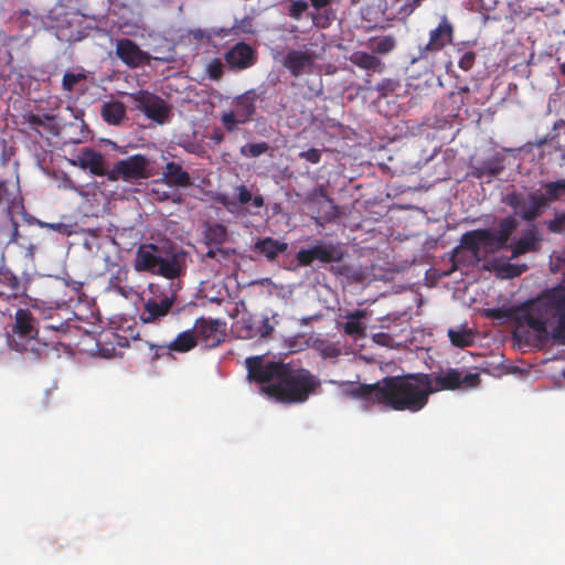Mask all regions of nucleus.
<instances>
[{"instance_id": "4c0bfd02", "label": "nucleus", "mask_w": 565, "mask_h": 565, "mask_svg": "<svg viewBox=\"0 0 565 565\" xmlns=\"http://www.w3.org/2000/svg\"><path fill=\"white\" fill-rule=\"evenodd\" d=\"M315 349L319 351L323 359H333L339 356L341 353L340 349L335 344L328 343L323 340H316Z\"/></svg>"}, {"instance_id": "412c9836", "label": "nucleus", "mask_w": 565, "mask_h": 565, "mask_svg": "<svg viewBox=\"0 0 565 565\" xmlns=\"http://www.w3.org/2000/svg\"><path fill=\"white\" fill-rule=\"evenodd\" d=\"M288 244L273 237L258 238L254 245L253 250L264 256L268 262H274L278 256L285 253Z\"/></svg>"}, {"instance_id": "e433bc0d", "label": "nucleus", "mask_w": 565, "mask_h": 565, "mask_svg": "<svg viewBox=\"0 0 565 565\" xmlns=\"http://www.w3.org/2000/svg\"><path fill=\"white\" fill-rule=\"evenodd\" d=\"M456 57L458 61V66L462 71H469L475 64L476 53L472 50L457 49Z\"/></svg>"}, {"instance_id": "ea45409f", "label": "nucleus", "mask_w": 565, "mask_h": 565, "mask_svg": "<svg viewBox=\"0 0 565 565\" xmlns=\"http://www.w3.org/2000/svg\"><path fill=\"white\" fill-rule=\"evenodd\" d=\"M274 331L273 326L269 323L268 318H264L259 321V326L254 331L252 327H248V337L259 335L262 338L268 337Z\"/></svg>"}, {"instance_id": "ddd939ff", "label": "nucleus", "mask_w": 565, "mask_h": 565, "mask_svg": "<svg viewBox=\"0 0 565 565\" xmlns=\"http://www.w3.org/2000/svg\"><path fill=\"white\" fill-rule=\"evenodd\" d=\"M136 107L145 113V115L158 124H163L169 115V109L162 98L142 93L136 98Z\"/></svg>"}, {"instance_id": "09e8293b", "label": "nucleus", "mask_w": 565, "mask_h": 565, "mask_svg": "<svg viewBox=\"0 0 565 565\" xmlns=\"http://www.w3.org/2000/svg\"><path fill=\"white\" fill-rule=\"evenodd\" d=\"M545 188V198L547 200V204L554 200H558L562 196V192L559 189H555L554 192H551L550 182L544 185Z\"/></svg>"}, {"instance_id": "473e14b6", "label": "nucleus", "mask_w": 565, "mask_h": 565, "mask_svg": "<svg viewBox=\"0 0 565 565\" xmlns=\"http://www.w3.org/2000/svg\"><path fill=\"white\" fill-rule=\"evenodd\" d=\"M18 188L10 183L9 180L0 179V206L10 207L17 199Z\"/></svg>"}, {"instance_id": "6e6552de", "label": "nucleus", "mask_w": 565, "mask_h": 565, "mask_svg": "<svg viewBox=\"0 0 565 565\" xmlns=\"http://www.w3.org/2000/svg\"><path fill=\"white\" fill-rule=\"evenodd\" d=\"M345 250L340 243L317 241L308 248H300L296 254L298 265L309 267L315 260L322 264H333L343 260Z\"/></svg>"}, {"instance_id": "c756f323", "label": "nucleus", "mask_w": 565, "mask_h": 565, "mask_svg": "<svg viewBox=\"0 0 565 565\" xmlns=\"http://www.w3.org/2000/svg\"><path fill=\"white\" fill-rule=\"evenodd\" d=\"M0 281L10 289L11 295L14 297L24 295L25 292V287L21 282L20 278L9 269L0 271Z\"/></svg>"}, {"instance_id": "f257e3e1", "label": "nucleus", "mask_w": 565, "mask_h": 565, "mask_svg": "<svg viewBox=\"0 0 565 565\" xmlns=\"http://www.w3.org/2000/svg\"><path fill=\"white\" fill-rule=\"evenodd\" d=\"M245 365L249 381L266 384L263 392L285 404L305 403L321 384L309 370L295 369L281 361H267L264 355L247 358Z\"/></svg>"}, {"instance_id": "8fccbe9b", "label": "nucleus", "mask_w": 565, "mask_h": 565, "mask_svg": "<svg viewBox=\"0 0 565 565\" xmlns=\"http://www.w3.org/2000/svg\"><path fill=\"white\" fill-rule=\"evenodd\" d=\"M46 329L49 330H54V331H61V332H65L67 329H68V322L67 320L65 321H52L50 323H47L45 326Z\"/></svg>"}, {"instance_id": "49530a36", "label": "nucleus", "mask_w": 565, "mask_h": 565, "mask_svg": "<svg viewBox=\"0 0 565 565\" xmlns=\"http://www.w3.org/2000/svg\"><path fill=\"white\" fill-rule=\"evenodd\" d=\"M231 253L228 250H225L223 248H211L205 253L206 258H214L218 263H222L223 259H227L230 257Z\"/></svg>"}, {"instance_id": "69168bd1", "label": "nucleus", "mask_w": 565, "mask_h": 565, "mask_svg": "<svg viewBox=\"0 0 565 565\" xmlns=\"http://www.w3.org/2000/svg\"><path fill=\"white\" fill-rule=\"evenodd\" d=\"M450 66H451V63H449V65H446L447 71H449Z\"/></svg>"}, {"instance_id": "603ef678", "label": "nucleus", "mask_w": 565, "mask_h": 565, "mask_svg": "<svg viewBox=\"0 0 565 565\" xmlns=\"http://www.w3.org/2000/svg\"><path fill=\"white\" fill-rule=\"evenodd\" d=\"M550 188H551V192H554L555 189H559L562 194H565V179L550 182Z\"/></svg>"}, {"instance_id": "13d9d810", "label": "nucleus", "mask_w": 565, "mask_h": 565, "mask_svg": "<svg viewBox=\"0 0 565 565\" xmlns=\"http://www.w3.org/2000/svg\"><path fill=\"white\" fill-rule=\"evenodd\" d=\"M212 139L215 142L221 143L224 140V135L222 132H214Z\"/></svg>"}, {"instance_id": "bf43d9fd", "label": "nucleus", "mask_w": 565, "mask_h": 565, "mask_svg": "<svg viewBox=\"0 0 565 565\" xmlns=\"http://www.w3.org/2000/svg\"><path fill=\"white\" fill-rule=\"evenodd\" d=\"M207 74H209V77L214 81H218L223 75V73H207Z\"/></svg>"}, {"instance_id": "4468645a", "label": "nucleus", "mask_w": 565, "mask_h": 565, "mask_svg": "<svg viewBox=\"0 0 565 565\" xmlns=\"http://www.w3.org/2000/svg\"><path fill=\"white\" fill-rule=\"evenodd\" d=\"M117 56L129 67L136 68L148 64L150 56L129 39L117 40Z\"/></svg>"}, {"instance_id": "e2e57ef3", "label": "nucleus", "mask_w": 565, "mask_h": 565, "mask_svg": "<svg viewBox=\"0 0 565 565\" xmlns=\"http://www.w3.org/2000/svg\"><path fill=\"white\" fill-rule=\"evenodd\" d=\"M154 288H158V286H154L153 284H150L149 285V289L151 290V292L154 294Z\"/></svg>"}, {"instance_id": "7c9ffc66", "label": "nucleus", "mask_w": 565, "mask_h": 565, "mask_svg": "<svg viewBox=\"0 0 565 565\" xmlns=\"http://www.w3.org/2000/svg\"><path fill=\"white\" fill-rule=\"evenodd\" d=\"M205 239L209 245H221L227 241V230L220 223H214L205 230Z\"/></svg>"}, {"instance_id": "c03bdc74", "label": "nucleus", "mask_w": 565, "mask_h": 565, "mask_svg": "<svg viewBox=\"0 0 565 565\" xmlns=\"http://www.w3.org/2000/svg\"><path fill=\"white\" fill-rule=\"evenodd\" d=\"M426 0H408L406 1L399 9H398V14L403 18V19H406L408 18L412 13H414V11L416 9H418L423 2H425Z\"/></svg>"}, {"instance_id": "c85d7f7f", "label": "nucleus", "mask_w": 565, "mask_h": 565, "mask_svg": "<svg viewBox=\"0 0 565 565\" xmlns=\"http://www.w3.org/2000/svg\"><path fill=\"white\" fill-rule=\"evenodd\" d=\"M365 317L364 311L362 310H355L353 312H350L347 318L348 321L343 324V331L348 335H363L364 334V327L361 323V319Z\"/></svg>"}, {"instance_id": "20e7f679", "label": "nucleus", "mask_w": 565, "mask_h": 565, "mask_svg": "<svg viewBox=\"0 0 565 565\" xmlns=\"http://www.w3.org/2000/svg\"><path fill=\"white\" fill-rule=\"evenodd\" d=\"M186 259L188 253L170 242L143 243L136 250L134 268L139 273L174 280L185 274Z\"/></svg>"}, {"instance_id": "1a4fd4ad", "label": "nucleus", "mask_w": 565, "mask_h": 565, "mask_svg": "<svg viewBox=\"0 0 565 565\" xmlns=\"http://www.w3.org/2000/svg\"><path fill=\"white\" fill-rule=\"evenodd\" d=\"M149 159L140 153L128 157L117 161L111 169H109L108 180L111 182L122 180L126 182H135L140 179L149 178L147 170Z\"/></svg>"}, {"instance_id": "393cba45", "label": "nucleus", "mask_w": 565, "mask_h": 565, "mask_svg": "<svg viewBox=\"0 0 565 565\" xmlns=\"http://www.w3.org/2000/svg\"><path fill=\"white\" fill-rule=\"evenodd\" d=\"M504 170L503 158L495 154L472 167V175L476 178L498 177Z\"/></svg>"}, {"instance_id": "0e129e2a", "label": "nucleus", "mask_w": 565, "mask_h": 565, "mask_svg": "<svg viewBox=\"0 0 565 565\" xmlns=\"http://www.w3.org/2000/svg\"><path fill=\"white\" fill-rule=\"evenodd\" d=\"M561 71H565V64L562 65Z\"/></svg>"}, {"instance_id": "3c124183", "label": "nucleus", "mask_w": 565, "mask_h": 565, "mask_svg": "<svg viewBox=\"0 0 565 565\" xmlns=\"http://www.w3.org/2000/svg\"><path fill=\"white\" fill-rule=\"evenodd\" d=\"M335 276H348L349 267L348 266H331L329 269Z\"/></svg>"}, {"instance_id": "2eb2a0df", "label": "nucleus", "mask_w": 565, "mask_h": 565, "mask_svg": "<svg viewBox=\"0 0 565 565\" xmlns=\"http://www.w3.org/2000/svg\"><path fill=\"white\" fill-rule=\"evenodd\" d=\"M455 28L447 15H443L438 25L430 30L426 51H440L454 40Z\"/></svg>"}, {"instance_id": "f3484780", "label": "nucleus", "mask_w": 565, "mask_h": 565, "mask_svg": "<svg viewBox=\"0 0 565 565\" xmlns=\"http://www.w3.org/2000/svg\"><path fill=\"white\" fill-rule=\"evenodd\" d=\"M225 60L232 68H248L255 62V51L249 44L239 42L225 54Z\"/></svg>"}, {"instance_id": "6e6d98bb", "label": "nucleus", "mask_w": 565, "mask_h": 565, "mask_svg": "<svg viewBox=\"0 0 565 565\" xmlns=\"http://www.w3.org/2000/svg\"><path fill=\"white\" fill-rule=\"evenodd\" d=\"M11 222H12V237H11V241L12 242H15L18 236H19V224L13 220L11 218Z\"/></svg>"}, {"instance_id": "052dcab7", "label": "nucleus", "mask_w": 565, "mask_h": 565, "mask_svg": "<svg viewBox=\"0 0 565 565\" xmlns=\"http://www.w3.org/2000/svg\"><path fill=\"white\" fill-rule=\"evenodd\" d=\"M49 315L45 316V318L50 319V320H53L54 319V315L57 313V309H53V308H49Z\"/></svg>"}, {"instance_id": "9b49d317", "label": "nucleus", "mask_w": 565, "mask_h": 565, "mask_svg": "<svg viewBox=\"0 0 565 565\" xmlns=\"http://www.w3.org/2000/svg\"><path fill=\"white\" fill-rule=\"evenodd\" d=\"M177 301V289H171L169 294L161 292L143 301V309L140 313V320L145 323H154L167 317Z\"/></svg>"}, {"instance_id": "c9c22d12", "label": "nucleus", "mask_w": 565, "mask_h": 565, "mask_svg": "<svg viewBox=\"0 0 565 565\" xmlns=\"http://www.w3.org/2000/svg\"><path fill=\"white\" fill-rule=\"evenodd\" d=\"M527 270L525 264L504 263L498 267V273L502 278H514L521 276Z\"/></svg>"}, {"instance_id": "4d7b16f0", "label": "nucleus", "mask_w": 565, "mask_h": 565, "mask_svg": "<svg viewBox=\"0 0 565 565\" xmlns=\"http://www.w3.org/2000/svg\"><path fill=\"white\" fill-rule=\"evenodd\" d=\"M221 66H222L221 62L215 61L214 63H212V64H210V65L207 66V70H206V71H210V72H213V71H222V70H221Z\"/></svg>"}, {"instance_id": "dca6fc26", "label": "nucleus", "mask_w": 565, "mask_h": 565, "mask_svg": "<svg viewBox=\"0 0 565 565\" xmlns=\"http://www.w3.org/2000/svg\"><path fill=\"white\" fill-rule=\"evenodd\" d=\"M518 226L519 223L514 216L501 218L498 224V232L493 233L490 230V238L488 239L489 250L498 252L509 247L508 242Z\"/></svg>"}, {"instance_id": "bb28decb", "label": "nucleus", "mask_w": 565, "mask_h": 565, "mask_svg": "<svg viewBox=\"0 0 565 565\" xmlns=\"http://www.w3.org/2000/svg\"><path fill=\"white\" fill-rule=\"evenodd\" d=\"M198 344V339L194 330H185L177 335V338L171 341L167 349L170 351L185 353L194 349Z\"/></svg>"}, {"instance_id": "4be33fe9", "label": "nucleus", "mask_w": 565, "mask_h": 565, "mask_svg": "<svg viewBox=\"0 0 565 565\" xmlns=\"http://www.w3.org/2000/svg\"><path fill=\"white\" fill-rule=\"evenodd\" d=\"M490 238V230L479 228L468 231L462 234L460 244L461 246L471 252L475 256L480 253V245H483L486 249H489L488 239Z\"/></svg>"}, {"instance_id": "a19ab883", "label": "nucleus", "mask_w": 565, "mask_h": 565, "mask_svg": "<svg viewBox=\"0 0 565 565\" xmlns=\"http://www.w3.org/2000/svg\"><path fill=\"white\" fill-rule=\"evenodd\" d=\"M85 79H86L85 73H64L62 85L65 90L71 92L75 84H77L82 81H85Z\"/></svg>"}, {"instance_id": "5701e85b", "label": "nucleus", "mask_w": 565, "mask_h": 565, "mask_svg": "<svg viewBox=\"0 0 565 565\" xmlns=\"http://www.w3.org/2000/svg\"><path fill=\"white\" fill-rule=\"evenodd\" d=\"M162 175L164 183L169 186L186 188L191 185L190 174L184 171L178 162H168L163 169Z\"/></svg>"}, {"instance_id": "6ab92c4d", "label": "nucleus", "mask_w": 565, "mask_h": 565, "mask_svg": "<svg viewBox=\"0 0 565 565\" xmlns=\"http://www.w3.org/2000/svg\"><path fill=\"white\" fill-rule=\"evenodd\" d=\"M317 55L308 47L303 46L298 50H290L284 56V66L289 71H302L313 66Z\"/></svg>"}, {"instance_id": "0eeeda50", "label": "nucleus", "mask_w": 565, "mask_h": 565, "mask_svg": "<svg viewBox=\"0 0 565 565\" xmlns=\"http://www.w3.org/2000/svg\"><path fill=\"white\" fill-rule=\"evenodd\" d=\"M259 95L255 89H249L234 98L233 108L223 111L221 122L227 132H233L239 125H244L253 120L256 114V102Z\"/></svg>"}, {"instance_id": "72a5a7b5", "label": "nucleus", "mask_w": 565, "mask_h": 565, "mask_svg": "<svg viewBox=\"0 0 565 565\" xmlns=\"http://www.w3.org/2000/svg\"><path fill=\"white\" fill-rule=\"evenodd\" d=\"M24 122L29 124L30 128L43 136L42 129H46V121L53 120V116L50 115H36L33 113H28L23 116Z\"/></svg>"}, {"instance_id": "f704fd0d", "label": "nucleus", "mask_w": 565, "mask_h": 565, "mask_svg": "<svg viewBox=\"0 0 565 565\" xmlns=\"http://www.w3.org/2000/svg\"><path fill=\"white\" fill-rule=\"evenodd\" d=\"M269 150V145L265 141L256 143H246L241 147L239 152L246 158H257Z\"/></svg>"}, {"instance_id": "2f4dec72", "label": "nucleus", "mask_w": 565, "mask_h": 565, "mask_svg": "<svg viewBox=\"0 0 565 565\" xmlns=\"http://www.w3.org/2000/svg\"><path fill=\"white\" fill-rule=\"evenodd\" d=\"M448 337L452 345L466 348L473 344V333L469 329L448 330Z\"/></svg>"}, {"instance_id": "de8ad7c7", "label": "nucleus", "mask_w": 565, "mask_h": 565, "mask_svg": "<svg viewBox=\"0 0 565 565\" xmlns=\"http://www.w3.org/2000/svg\"><path fill=\"white\" fill-rule=\"evenodd\" d=\"M236 192H237V201L238 203L241 204H246L248 202H250L252 200V192L248 190V188L244 184H241L238 186H236Z\"/></svg>"}, {"instance_id": "7ed1b4c3", "label": "nucleus", "mask_w": 565, "mask_h": 565, "mask_svg": "<svg viewBox=\"0 0 565 565\" xmlns=\"http://www.w3.org/2000/svg\"><path fill=\"white\" fill-rule=\"evenodd\" d=\"M518 315L540 338L550 335L555 343L565 344V285L543 290L521 305Z\"/></svg>"}, {"instance_id": "a18cd8bd", "label": "nucleus", "mask_w": 565, "mask_h": 565, "mask_svg": "<svg viewBox=\"0 0 565 565\" xmlns=\"http://www.w3.org/2000/svg\"><path fill=\"white\" fill-rule=\"evenodd\" d=\"M299 157L310 163L316 164L319 163L321 160V151L316 148H310L306 151L299 152Z\"/></svg>"}, {"instance_id": "864d4df0", "label": "nucleus", "mask_w": 565, "mask_h": 565, "mask_svg": "<svg viewBox=\"0 0 565 565\" xmlns=\"http://www.w3.org/2000/svg\"><path fill=\"white\" fill-rule=\"evenodd\" d=\"M250 201H252L253 206L257 207V209L263 207L265 204L264 198L262 195H255V196L252 195Z\"/></svg>"}, {"instance_id": "423d86ee", "label": "nucleus", "mask_w": 565, "mask_h": 565, "mask_svg": "<svg viewBox=\"0 0 565 565\" xmlns=\"http://www.w3.org/2000/svg\"><path fill=\"white\" fill-rule=\"evenodd\" d=\"M502 203L510 206L516 216L533 222L543 214L547 200L541 190L529 193L512 191L502 198Z\"/></svg>"}, {"instance_id": "a211bd4d", "label": "nucleus", "mask_w": 565, "mask_h": 565, "mask_svg": "<svg viewBox=\"0 0 565 565\" xmlns=\"http://www.w3.org/2000/svg\"><path fill=\"white\" fill-rule=\"evenodd\" d=\"M77 160L79 167L89 170L92 174L108 178L109 169L106 168L105 159L100 152L90 148H84L78 154Z\"/></svg>"}, {"instance_id": "cd10ccee", "label": "nucleus", "mask_w": 565, "mask_h": 565, "mask_svg": "<svg viewBox=\"0 0 565 565\" xmlns=\"http://www.w3.org/2000/svg\"><path fill=\"white\" fill-rule=\"evenodd\" d=\"M350 60L354 65L366 71H377L382 66L380 58L366 52H354Z\"/></svg>"}, {"instance_id": "37998d69", "label": "nucleus", "mask_w": 565, "mask_h": 565, "mask_svg": "<svg viewBox=\"0 0 565 565\" xmlns=\"http://www.w3.org/2000/svg\"><path fill=\"white\" fill-rule=\"evenodd\" d=\"M401 88V83L398 81L388 78L382 82L379 85V90L381 92V96H387L388 94L399 95L398 90Z\"/></svg>"}, {"instance_id": "79ce46f5", "label": "nucleus", "mask_w": 565, "mask_h": 565, "mask_svg": "<svg viewBox=\"0 0 565 565\" xmlns=\"http://www.w3.org/2000/svg\"><path fill=\"white\" fill-rule=\"evenodd\" d=\"M308 10L306 0H294L289 7L288 14L295 20H300L302 14Z\"/></svg>"}, {"instance_id": "f8f14e48", "label": "nucleus", "mask_w": 565, "mask_h": 565, "mask_svg": "<svg viewBox=\"0 0 565 565\" xmlns=\"http://www.w3.org/2000/svg\"><path fill=\"white\" fill-rule=\"evenodd\" d=\"M194 331L198 341L201 340L206 348H216L225 339L226 322L222 319L201 317L195 320Z\"/></svg>"}, {"instance_id": "39448f33", "label": "nucleus", "mask_w": 565, "mask_h": 565, "mask_svg": "<svg viewBox=\"0 0 565 565\" xmlns=\"http://www.w3.org/2000/svg\"><path fill=\"white\" fill-rule=\"evenodd\" d=\"M12 340L10 345L14 350L30 354L31 359H40L45 344L41 343L38 321L29 309H18L14 313V323L11 328Z\"/></svg>"}, {"instance_id": "680f3d73", "label": "nucleus", "mask_w": 565, "mask_h": 565, "mask_svg": "<svg viewBox=\"0 0 565 565\" xmlns=\"http://www.w3.org/2000/svg\"><path fill=\"white\" fill-rule=\"evenodd\" d=\"M221 203L225 206H228L232 202H230L226 198L221 199Z\"/></svg>"}, {"instance_id": "aec40b11", "label": "nucleus", "mask_w": 565, "mask_h": 565, "mask_svg": "<svg viewBox=\"0 0 565 565\" xmlns=\"http://www.w3.org/2000/svg\"><path fill=\"white\" fill-rule=\"evenodd\" d=\"M511 258H518L521 255L531 252H537L541 248V237L535 227L530 228L523 235L509 245Z\"/></svg>"}, {"instance_id": "9d476101", "label": "nucleus", "mask_w": 565, "mask_h": 565, "mask_svg": "<svg viewBox=\"0 0 565 565\" xmlns=\"http://www.w3.org/2000/svg\"><path fill=\"white\" fill-rule=\"evenodd\" d=\"M480 383L478 373H468L462 375L458 369H447L440 371L435 376L431 375L433 393L438 391H455L459 388H475Z\"/></svg>"}, {"instance_id": "b1692460", "label": "nucleus", "mask_w": 565, "mask_h": 565, "mask_svg": "<svg viewBox=\"0 0 565 565\" xmlns=\"http://www.w3.org/2000/svg\"><path fill=\"white\" fill-rule=\"evenodd\" d=\"M100 116L108 125L119 126L127 119L126 106L119 100L105 102L100 108Z\"/></svg>"}, {"instance_id": "f03ea898", "label": "nucleus", "mask_w": 565, "mask_h": 565, "mask_svg": "<svg viewBox=\"0 0 565 565\" xmlns=\"http://www.w3.org/2000/svg\"><path fill=\"white\" fill-rule=\"evenodd\" d=\"M431 390V374L408 373L385 376L374 384H360L355 395L397 412L417 413L427 404Z\"/></svg>"}, {"instance_id": "5fc2aeb1", "label": "nucleus", "mask_w": 565, "mask_h": 565, "mask_svg": "<svg viewBox=\"0 0 565 565\" xmlns=\"http://www.w3.org/2000/svg\"><path fill=\"white\" fill-rule=\"evenodd\" d=\"M310 2L311 6L317 10H320L329 4V0H310Z\"/></svg>"}, {"instance_id": "58836bf2", "label": "nucleus", "mask_w": 565, "mask_h": 565, "mask_svg": "<svg viewBox=\"0 0 565 565\" xmlns=\"http://www.w3.org/2000/svg\"><path fill=\"white\" fill-rule=\"evenodd\" d=\"M373 52L385 54L395 47V40L393 36H384L382 39H372Z\"/></svg>"}, {"instance_id": "a878e982", "label": "nucleus", "mask_w": 565, "mask_h": 565, "mask_svg": "<svg viewBox=\"0 0 565 565\" xmlns=\"http://www.w3.org/2000/svg\"><path fill=\"white\" fill-rule=\"evenodd\" d=\"M438 82L443 87L447 85L449 86V95L469 92L468 81L466 78H461L459 73H439Z\"/></svg>"}]
</instances>
